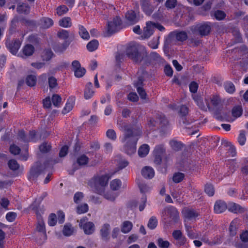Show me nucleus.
Here are the masks:
<instances>
[{
	"instance_id": "nucleus-12",
	"label": "nucleus",
	"mask_w": 248,
	"mask_h": 248,
	"mask_svg": "<svg viewBox=\"0 0 248 248\" xmlns=\"http://www.w3.org/2000/svg\"><path fill=\"white\" fill-rule=\"evenodd\" d=\"M110 226L108 223L104 224L101 227L100 230V234L101 237V239L105 241L108 242L109 238Z\"/></svg>"
},
{
	"instance_id": "nucleus-23",
	"label": "nucleus",
	"mask_w": 248,
	"mask_h": 248,
	"mask_svg": "<svg viewBox=\"0 0 248 248\" xmlns=\"http://www.w3.org/2000/svg\"><path fill=\"white\" fill-rule=\"evenodd\" d=\"M142 176L145 178L151 179L155 175L153 168L150 167H145L141 171Z\"/></svg>"
},
{
	"instance_id": "nucleus-31",
	"label": "nucleus",
	"mask_w": 248,
	"mask_h": 248,
	"mask_svg": "<svg viewBox=\"0 0 248 248\" xmlns=\"http://www.w3.org/2000/svg\"><path fill=\"white\" fill-rule=\"evenodd\" d=\"M16 10L19 14H28L30 13V7L28 4L22 3L17 6Z\"/></svg>"
},
{
	"instance_id": "nucleus-53",
	"label": "nucleus",
	"mask_w": 248,
	"mask_h": 248,
	"mask_svg": "<svg viewBox=\"0 0 248 248\" xmlns=\"http://www.w3.org/2000/svg\"><path fill=\"white\" fill-rule=\"evenodd\" d=\"M242 108L241 107H235L232 109V115L235 118L239 117L242 115Z\"/></svg>"
},
{
	"instance_id": "nucleus-47",
	"label": "nucleus",
	"mask_w": 248,
	"mask_h": 248,
	"mask_svg": "<svg viewBox=\"0 0 248 248\" xmlns=\"http://www.w3.org/2000/svg\"><path fill=\"white\" fill-rule=\"evenodd\" d=\"M26 82L30 87L34 86L36 83V77L33 75H29L26 78Z\"/></svg>"
},
{
	"instance_id": "nucleus-41",
	"label": "nucleus",
	"mask_w": 248,
	"mask_h": 248,
	"mask_svg": "<svg viewBox=\"0 0 248 248\" xmlns=\"http://www.w3.org/2000/svg\"><path fill=\"white\" fill-rule=\"evenodd\" d=\"M165 153V149L163 145L160 144L155 146L154 151V155H160L163 156Z\"/></svg>"
},
{
	"instance_id": "nucleus-22",
	"label": "nucleus",
	"mask_w": 248,
	"mask_h": 248,
	"mask_svg": "<svg viewBox=\"0 0 248 248\" xmlns=\"http://www.w3.org/2000/svg\"><path fill=\"white\" fill-rule=\"evenodd\" d=\"M75 97H71L68 99L65 106L62 111L63 114H66L72 109L75 104Z\"/></svg>"
},
{
	"instance_id": "nucleus-14",
	"label": "nucleus",
	"mask_w": 248,
	"mask_h": 248,
	"mask_svg": "<svg viewBox=\"0 0 248 248\" xmlns=\"http://www.w3.org/2000/svg\"><path fill=\"white\" fill-rule=\"evenodd\" d=\"M125 17L127 22L131 25L136 24L140 19L139 15L133 10L127 11L125 15Z\"/></svg>"
},
{
	"instance_id": "nucleus-39",
	"label": "nucleus",
	"mask_w": 248,
	"mask_h": 248,
	"mask_svg": "<svg viewBox=\"0 0 248 248\" xmlns=\"http://www.w3.org/2000/svg\"><path fill=\"white\" fill-rule=\"evenodd\" d=\"M53 55L54 54L51 49H46L44 50L42 58L43 61H48L52 58Z\"/></svg>"
},
{
	"instance_id": "nucleus-18",
	"label": "nucleus",
	"mask_w": 248,
	"mask_h": 248,
	"mask_svg": "<svg viewBox=\"0 0 248 248\" xmlns=\"http://www.w3.org/2000/svg\"><path fill=\"white\" fill-rule=\"evenodd\" d=\"M227 209L229 211L235 214L242 213L245 211L244 207L233 202L229 203Z\"/></svg>"
},
{
	"instance_id": "nucleus-33",
	"label": "nucleus",
	"mask_w": 248,
	"mask_h": 248,
	"mask_svg": "<svg viewBox=\"0 0 248 248\" xmlns=\"http://www.w3.org/2000/svg\"><path fill=\"white\" fill-rule=\"evenodd\" d=\"M59 25L63 28H69L72 26V22L70 17H64L59 21Z\"/></svg>"
},
{
	"instance_id": "nucleus-40",
	"label": "nucleus",
	"mask_w": 248,
	"mask_h": 248,
	"mask_svg": "<svg viewBox=\"0 0 248 248\" xmlns=\"http://www.w3.org/2000/svg\"><path fill=\"white\" fill-rule=\"evenodd\" d=\"M222 144L226 147H229V151L232 156H234L236 154L235 148L232 145L231 143L226 140H222Z\"/></svg>"
},
{
	"instance_id": "nucleus-63",
	"label": "nucleus",
	"mask_w": 248,
	"mask_h": 248,
	"mask_svg": "<svg viewBox=\"0 0 248 248\" xmlns=\"http://www.w3.org/2000/svg\"><path fill=\"white\" fill-rule=\"evenodd\" d=\"M57 222L56 216L55 214H51L48 217V224L49 226H54Z\"/></svg>"
},
{
	"instance_id": "nucleus-46",
	"label": "nucleus",
	"mask_w": 248,
	"mask_h": 248,
	"mask_svg": "<svg viewBox=\"0 0 248 248\" xmlns=\"http://www.w3.org/2000/svg\"><path fill=\"white\" fill-rule=\"evenodd\" d=\"M193 99L197 103V105L203 110H206V107L204 105L203 100L202 99L201 97L198 96H194L193 97Z\"/></svg>"
},
{
	"instance_id": "nucleus-27",
	"label": "nucleus",
	"mask_w": 248,
	"mask_h": 248,
	"mask_svg": "<svg viewBox=\"0 0 248 248\" xmlns=\"http://www.w3.org/2000/svg\"><path fill=\"white\" fill-rule=\"evenodd\" d=\"M23 54L26 57L30 56L33 54L34 51V46L30 44L26 45L22 50Z\"/></svg>"
},
{
	"instance_id": "nucleus-59",
	"label": "nucleus",
	"mask_w": 248,
	"mask_h": 248,
	"mask_svg": "<svg viewBox=\"0 0 248 248\" xmlns=\"http://www.w3.org/2000/svg\"><path fill=\"white\" fill-rule=\"evenodd\" d=\"M18 139L19 141H23L25 143L29 142L28 139L26 137L25 132L23 130H20L18 133Z\"/></svg>"
},
{
	"instance_id": "nucleus-61",
	"label": "nucleus",
	"mask_w": 248,
	"mask_h": 248,
	"mask_svg": "<svg viewBox=\"0 0 248 248\" xmlns=\"http://www.w3.org/2000/svg\"><path fill=\"white\" fill-rule=\"evenodd\" d=\"M226 16L225 13L220 10H217L214 13V16L218 20H221L223 19Z\"/></svg>"
},
{
	"instance_id": "nucleus-54",
	"label": "nucleus",
	"mask_w": 248,
	"mask_h": 248,
	"mask_svg": "<svg viewBox=\"0 0 248 248\" xmlns=\"http://www.w3.org/2000/svg\"><path fill=\"white\" fill-rule=\"evenodd\" d=\"M157 220L155 217H152L148 223V227L150 229H154L157 226Z\"/></svg>"
},
{
	"instance_id": "nucleus-55",
	"label": "nucleus",
	"mask_w": 248,
	"mask_h": 248,
	"mask_svg": "<svg viewBox=\"0 0 248 248\" xmlns=\"http://www.w3.org/2000/svg\"><path fill=\"white\" fill-rule=\"evenodd\" d=\"M157 245L161 248H168L170 243L168 241H165L162 238H158L157 239Z\"/></svg>"
},
{
	"instance_id": "nucleus-6",
	"label": "nucleus",
	"mask_w": 248,
	"mask_h": 248,
	"mask_svg": "<svg viewBox=\"0 0 248 248\" xmlns=\"http://www.w3.org/2000/svg\"><path fill=\"white\" fill-rule=\"evenodd\" d=\"M177 41L183 42L186 40L187 38V35L186 32L182 31L179 32L171 33L169 34L168 37L166 40L168 45L173 44L174 39Z\"/></svg>"
},
{
	"instance_id": "nucleus-10",
	"label": "nucleus",
	"mask_w": 248,
	"mask_h": 248,
	"mask_svg": "<svg viewBox=\"0 0 248 248\" xmlns=\"http://www.w3.org/2000/svg\"><path fill=\"white\" fill-rule=\"evenodd\" d=\"M155 23L151 21H148L146 23V26L143 29V31L141 37L144 38H148L153 33L154 30L155 29Z\"/></svg>"
},
{
	"instance_id": "nucleus-4",
	"label": "nucleus",
	"mask_w": 248,
	"mask_h": 248,
	"mask_svg": "<svg viewBox=\"0 0 248 248\" xmlns=\"http://www.w3.org/2000/svg\"><path fill=\"white\" fill-rule=\"evenodd\" d=\"M45 169V167L40 162H36L31 168L28 175V179L30 181L36 180L38 176L44 171Z\"/></svg>"
},
{
	"instance_id": "nucleus-25",
	"label": "nucleus",
	"mask_w": 248,
	"mask_h": 248,
	"mask_svg": "<svg viewBox=\"0 0 248 248\" xmlns=\"http://www.w3.org/2000/svg\"><path fill=\"white\" fill-rule=\"evenodd\" d=\"M75 229L71 224L67 223L64 225L62 233L65 236H69L73 234Z\"/></svg>"
},
{
	"instance_id": "nucleus-45",
	"label": "nucleus",
	"mask_w": 248,
	"mask_h": 248,
	"mask_svg": "<svg viewBox=\"0 0 248 248\" xmlns=\"http://www.w3.org/2000/svg\"><path fill=\"white\" fill-rule=\"evenodd\" d=\"M89 209L88 205L87 203L79 205L77 207V212L78 214H84L88 212Z\"/></svg>"
},
{
	"instance_id": "nucleus-38",
	"label": "nucleus",
	"mask_w": 248,
	"mask_h": 248,
	"mask_svg": "<svg viewBox=\"0 0 248 248\" xmlns=\"http://www.w3.org/2000/svg\"><path fill=\"white\" fill-rule=\"evenodd\" d=\"M98 41L97 40L94 39L87 44V48L89 51L93 52L98 48Z\"/></svg>"
},
{
	"instance_id": "nucleus-20",
	"label": "nucleus",
	"mask_w": 248,
	"mask_h": 248,
	"mask_svg": "<svg viewBox=\"0 0 248 248\" xmlns=\"http://www.w3.org/2000/svg\"><path fill=\"white\" fill-rule=\"evenodd\" d=\"M94 94V91L93 90V85L90 82L87 83L85 86L84 91V97L85 99L91 98Z\"/></svg>"
},
{
	"instance_id": "nucleus-29",
	"label": "nucleus",
	"mask_w": 248,
	"mask_h": 248,
	"mask_svg": "<svg viewBox=\"0 0 248 248\" xmlns=\"http://www.w3.org/2000/svg\"><path fill=\"white\" fill-rule=\"evenodd\" d=\"M149 150L150 147L148 144H143L139 149L138 154L141 157H145L148 154Z\"/></svg>"
},
{
	"instance_id": "nucleus-48",
	"label": "nucleus",
	"mask_w": 248,
	"mask_h": 248,
	"mask_svg": "<svg viewBox=\"0 0 248 248\" xmlns=\"http://www.w3.org/2000/svg\"><path fill=\"white\" fill-rule=\"evenodd\" d=\"M185 174L182 172H177L174 174L173 176V181L175 183L181 182L184 178Z\"/></svg>"
},
{
	"instance_id": "nucleus-7",
	"label": "nucleus",
	"mask_w": 248,
	"mask_h": 248,
	"mask_svg": "<svg viewBox=\"0 0 248 248\" xmlns=\"http://www.w3.org/2000/svg\"><path fill=\"white\" fill-rule=\"evenodd\" d=\"M121 23V20L118 16L114 17L112 21L108 22V33L111 34L118 31L120 30Z\"/></svg>"
},
{
	"instance_id": "nucleus-8",
	"label": "nucleus",
	"mask_w": 248,
	"mask_h": 248,
	"mask_svg": "<svg viewBox=\"0 0 248 248\" xmlns=\"http://www.w3.org/2000/svg\"><path fill=\"white\" fill-rule=\"evenodd\" d=\"M7 48L13 55H16L19 50L21 42L19 39H15L12 41L7 40L5 43Z\"/></svg>"
},
{
	"instance_id": "nucleus-15",
	"label": "nucleus",
	"mask_w": 248,
	"mask_h": 248,
	"mask_svg": "<svg viewBox=\"0 0 248 248\" xmlns=\"http://www.w3.org/2000/svg\"><path fill=\"white\" fill-rule=\"evenodd\" d=\"M83 220H80L79 226L82 228L84 232L86 234H91L94 231V225L92 222H87L85 223H83Z\"/></svg>"
},
{
	"instance_id": "nucleus-60",
	"label": "nucleus",
	"mask_w": 248,
	"mask_h": 248,
	"mask_svg": "<svg viewBox=\"0 0 248 248\" xmlns=\"http://www.w3.org/2000/svg\"><path fill=\"white\" fill-rule=\"evenodd\" d=\"M74 71L75 72V75L77 78H81L83 77L86 73L85 69L81 67L77 69H75Z\"/></svg>"
},
{
	"instance_id": "nucleus-21",
	"label": "nucleus",
	"mask_w": 248,
	"mask_h": 248,
	"mask_svg": "<svg viewBox=\"0 0 248 248\" xmlns=\"http://www.w3.org/2000/svg\"><path fill=\"white\" fill-rule=\"evenodd\" d=\"M69 44L67 41H65L62 43H55L53 45V48L56 52L62 53L66 50Z\"/></svg>"
},
{
	"instance_id": "nucleus-56",
	"label": "nucleus",
	"mask_w": 248,
	"mask_h": 248,
	"mask_svg": "<svg viewBox=\"0 0 248 248\" xmlns=\"http://www.w3.org/2000/svg\"><path fill=\"white\" fill-rule=\"evenodd\" d=\"M57 35L59 38L65 40L69 37V33L68 31L65 30H62L58 32Z\"/></svg>"
},
{
	"instance_id": "nucleus-58",
	"label": "nucleus",
	"mask_w": 248,
	"mask_h": 248,
	"mask_svg": "<svg viewBox=\"0 0 248 248\" xmlns=\"http://www.w3.org/2000/svg\"><path fill=\"white\" fill-rule=\"evenodd\" d=\"M205 192L209 196H212L215 193V190L213 186L211 184H207L205 186Z\"/></svg>"
},
{
	"instance_id": "nucleus-50",
	"label": "nucleus",
	"mask_w": 248,
	"mask_h": 248,
	"mask_svg": "<svg viewBox=\"0 0 248 248\" xmlns=\"http://www.w3.org/2000/svg\"><path fill=\"white\" fill-rule=\"evenodd\" d=\"M57 14L61 16L66 14L68 11V8L64 5L58 6L56 9Z\"/></svg>"
},
{
	"instance_id": "nucleus-2",
	"label": "nucleus",
	"mask_w": 248,
	"mask_h": 248,
	"mask_svg": "<svg viewBox=\"0 0 248 248\" xmlns=\"http://www.w3.org/2000/svg\"><path fill=\"white\" fill-rule=\"evenodd\" d=\"M110 177L108 174L95 176L90 181L89 185L94 192L102 195Z\"/></svg>"
},
{
	"instance_id": "nucleus-16",
	"label": "nucleus",
	"mask_w": 248,
	"mask_h": 248,
	"mask_svg": "<svg viewBox=\"0 0 248 248\" xmlns=\"http://www.w3.org/2000/svg\"><path fill=\"white\" fill-rule=\"evenodd\" d=\"M211 30V25L209 22L202 24L198 28V31L202 36L207 35L210 32Z\"/></svg>"
},
{
	"instance_id": "nucleus-24",
	"label": "nucleus",
	"mask_w": 248,
	"mask_h": 248,
	"mask_svg": "<svg viewBox=\"0 0 248 248\" xmlns=\"http://www.w3.org/2000/svg\"><path fill=\"white\" fill-rule=\"evenodd\" d=\"M147 73L143 69H140L138 72L139 76L138 80L135 83V87L138 89L139 87H142L143 81L144 80V77L147 75Z\"/></svg>"
},
{
	"instance_id": "nucleus-35",
	"label": "nucleus",
	"mask_w": 248,
	"mask_h": 248,
	"mask_svg": "<svg viewBox=\"0 0 248 248\" xmlns=\"http://www.w3.org/2000/svg\"><path fill=\"white\" fill-rule=\"evenodd\" d=\"M170 145L171 148L175 151H179L183 148V144L180 141H178L175 140H171L170 141Z\"/></svg>"
},
{
	"instance_id": "nucleus-30",
	"label": "nucleus",
	"mask_w": 248,
	"mask_h": 248,
	"mask_svg": "<svg viewBox=\"0 0 248 248\" xmlns=\"http://www.w3.org/2000/svg\"><path fill=\"white\" fill-rule=\"evenodd\" d=\"M133 224L131 222L129 221H124L121 227V231L124 233L129 232L132 229Z\"/></svg>"
},
{
	"instance_id": "nucleus-26",
	"label": "nucleus",
	"mask_w": 248,
	"mask_h": 248,
	"mask_svg": "<svg viewBox=\"0 0 248 248\" xmlns=\"http://www.w3.org/2000/svg\"><path fill=\"white\" fill-rule=\"evenodd\" d=\"M41 27L44 29H48L53 25V21L48 17H43L40 20Z\"/></svg>"
},
{
	"instance_id": "nucleus-36",
	"label": "nucleus",
	"mask_w": 248,
	"mask_h": 248,
	"mask_svg": "<svg viewBox=\"0 0 248 248\" xmlns=\"http://www.w3.org/2000/svg\"><path fill=\"white\" fill-rule=\"evenodd\" d=\"M150 60L155 63H163L164 59L156 52H152L150 55Z\"/></svg>"
},
{
	"instance_id": "nucleus-34",
	"label": "nucleus",
	"mask_w": 248,
	"mask_h": 248,
	"mask_svg": "<svg viewBox=\"0 0 248 248\" xmlns=\"http://www.w3.org/2000/svg\"><path fill=\"white\" fill-rule=\"evenodd\" d=\"M79 34L80 37L85 40H88L90 38V35L87 30L81 25L78 26Z\"/></svg>"
},
{
	"instance_id": "nucleus-1",
	"label": "nucleus",
	"mask_w": 248,
	"mask_h": 248,
	"mask_svg": "<svg viewBox=\"0 0 248 248\" xmlns=\"http://www.w3.org/2000/svg\"><path fill=\"white\" fill-rule=\"evenodd\" d=\"M121 130L124 132L122 142L124 143V149L129 155L134 154L136 151V144L139 138L142 134V126L138 123L137 120L132 124H129L119 120L117 122Z\"/></svg>"
},
{
	"instance_id": "nucleus-43",
	"label": "nucleus",
	"mask_w": 248,
	"mask_h": 248,
	"mask_svg": "<svg viewBox=\"0 0 248 248\" xmlns=\"http://www.w3.org/2000/svg\"><path fill=\"white\" fill-rule=\"evenodd\" d=\"M224 88L227 92L230 93H233L235 90L234 84L230 81H227L224 84Z\"/></svg>"
},
{
	"instance_id": "nucleus-57",
	"label": "nucleus",
	"mask_w": 248,
	"mask_h": 248,
	"mask_svg": "<svg viewBox=\"0 0 248 248\" xmlns=\"http://www.w3.org/2000/svg\"><path fill=\"white\" fill-rule=\"evenodd\" d=\"M39 150L42 153H47L51 149V146L50 144L46 142L43 143L41 145L39 146Z\"/></svg>"
},
{
	"instance_id": "nucleus-32",
	"label": "nucleus",
	"mask_w": 248,
	"mask_h": 248,
	"mask_svg": "<svg viewBox=\"0 0 248 248\" xmlns=\"http://www.w3.org/2000/svg\"><path fill=\"white\" fill-rule=\"evenodd\" d=\"M238 224V220L235 219L230 224L229 231L232 236H234L236 234L237 228Z\"/></svg>"
},
{
	"instance_id": "nucleus-5",
	"label": "nucleus",
	"mask_w": 248,
	"mask_h": 248,
	"mask_svg": "<svg viewBox=\"0 0 248 248\" xmlns=\"http://www.w3.org/2000/svg\"><path fill=\"white\" fill-rule=\"evenodd\" d=\"M206 106L209 110L212 111L218 107L221 104V99L217 95L207 96L205 99Z\"/></svg>"
},
{
	"instance_id": "nucleus-28",
	"label": "nucleus",
	"mask_w": 248,
	"mask_h": 248,
	"mask_svg": "<svg viewBox=\"0 0 248 248\" xmlns=\"http://www.w3.org/2000/svg\"><path fill=\"white\" fill-rule=\"evenodd\" d=\"M38 219V224L36 229L38 232H42L44 234H46L45 226L42 217L40 215H37Z\"/></svg>"
},
{
	"instance_id": "nucleus-52",
	"label": "nucleus",
	"mask_w": 248,
	"mask_h": 248,
	"mask_svg": "<svg viewBox=\"0 0 248 248\" xmlns=\"http://www.w3.org/2000/svg\"><path fill=\"white\" fill-rule=\"evenodd\" d=\"M9 168L13 170H17L19 168V165L15 159H11L8 163Z\"/></svg>"
},
{
	"instance_id": "nucleus-37",
	"label": "nucleus",
	"mask_w": 248,
	"mask_h": 248,
	"mask_svg": "<svg viewBox=\"0 0 248 248\" xmlns=\"http://www.w3.org/2000/svg\"><path fill=\"white\" fill-rule=\"evenodd\" d=\"M89 160L88 156L85 155H82L77 158V163L79 166H83L88 164Z\"/></svg>"
},
{
	"instance_id": "nucleus-11",
	"label": "nucleus",
	"mask_w": 248,
	"mask_h": 248,
	"mask_svg": "<svg viewBox=\"0 0 248 248\" xmlns=\"http://www.w3.org/2000/svg\"><path fill=\"white\" fill-rule=\"evenodd\" d=\"M172 235L174 239L177 241L176 245L179 247L185 245L186 242V239L185 236L183 235L180 230H175L173 232Z\"/></svg>"
},
{
	"instance_id": "nucleus-62",
	"label": "nucleus",
	"mask_w": 248,
	"mask_h": 248,
	"mask_svg": "<svg viewBox=\"0 0 248 248\" xmlns=\"http://www.w3.org/2000/svg\"><path fill=\"white\" fill-rule=\"evenodd\" d=\"M246 140L245 133L244 131H241L238 137V141L241 145H244Z\"/></svg>"
},
{
	"instance_id": "nucleus-44",
	"label": "nucleus",
	"mask_w": 248,
	"mask_h": 248,
	"mask_svg": "<svg viewBox=\"0 0 248 248\" xmlns=\"http://www.w3.org/2000/svg\"><path fill=\"white\" fill-rule=\"evenodd\" d=\"M185 226L188 236L191 239L196 238L197 235L192 230L191 226L188 225L186 223H185Z\"/></svg>"
},
{
	"instance_id": "nucleus-13",
	"label": "nucleus",
	"mask_w": 248,
	"mask_h": 248,
	"mask_svg": "<svg viewBox=\"0 0 248 248\" xmlns=\"http://www.w3.org/2000/svg\"><path fill=\"white\" fill-rule=\"evenodd\" d=\"M140 4L143 11L147 15H150L155 10V6L151 4L150 0H140Z\"/></svg>"
},
{
	"instance_id": "nucleus-17",
	"label": "nucleus",
	"mask_w": 248,
	"mask_h": 248,
	"mask_svg": "<svg viewBox=\"0 0 248 248\" xmlns=\"http://www.w3.org/2000/svg\"><path fill=\"white\" fill-rule=\"evenodd\" d=\"M185 217V222L186 223L187 220L195 219L199 215V213L193 209H186L183 212Z\"/></svg>"
},
{
	"instance_id": "nucleus-42",
	"label": "nucleus",
	"mask_w": 248,
	"mask_h": 248,
	"mask_svg": "<svg viewBox=\"0 0 248 248\" xmlns=\"http://www.w3.org/2000/svg\"><path fill=\"white\" fill-rule=\"evenodd\" d=\"M232 33L235 38V43H240L242 41V38L241 35L240 33L239 30L237 28H234L232 29Z\"/></svg>"
},
{
	"instance_id": "nucleus-51",
	"label": "nucleus",
	"mask_w": 248,
	"mask_h": 248,
	"mask_svg": "<svg viewBox=\"0 0 248 248\" xmlns=\"http://www.w3.org/2000/svg\"><path fill=\"white\" fill-rule=\"evenodd\" d=\"M121 184L119 179H115L111 182L110 187L113 190H117L121 187Z\"/></svg>"
},
{
	"instance_id": "nucleus-64",
	"label": "nucleus",
	"mask_w": 248,
	"mask_h": 248,
	"mask_svg": "<svg viewBox=\"0 0 248 248\" xmlns=\"http://www.w3.org/2000/svg\"><path fill=\"white\" fill-rule=\"evenodd\" d=\"M106 135L109 139L115 140L116 139V133L113 129H108L106 132Z\"/></svg>"
},
{
	"instance_id": "nucleus-9",
	"label": "nucleus",
	"mask_w": 248,
	"mask_h": 248,
	"mask_svg": "<svg viewBox=\"0 0 248 248\" xmlns=\"http://www.w3.org/2000/svg\"><path fill=\"white\" fill-rule=\"evenodd\" d=\"M168 216L170 218V221L177 223L179 220V213L177 210L174 207L170 206L165 209Z\"/></svg>"
},
{
	"instance_id": "nucleus-49",
	"label": "nucleus",
	"mask_w": 248,
	"mask_h": 248,
	"mask_svg": "<svg viewBox=\"0 0 248 248\" xmlns=\"http://www.w3.org/2000/svg\"><path fill=\"white\" fill-rule=\"evenodd\" d=\"M52 102L54 106L58 107L61 104L62 98L58 94H54L52 96Z\"/></svg>"
},
{
	"instance_id": "nucleus-3",
	"label": "nucleus",
	"mask_w": 248,
	"mask_h": 248,
	"mask_svg": "<svg viewBox=\"0 0 248 248\" xmlns=\"http://www.w3.org/2000/svg\"><path fill=\"white\" fill-rule=\"evenodd\" d=\"M126 53L127 56L136 63H140L147 55L146 51H139L135 45H130L127 47Z\"/></svg>"
},
{
	"instance_id": "nucleus-19",
	"label": "nucleus",
	"mask_w": 248,
	"mask_h": 248,
	"mask_svg": "<svg viewBox=\"0 0 248 248\" xmlns=\"http://www.w3.org/2000/svg\"><path fill=\"white\" fill-rule=\"evenodd\" d=\"M228 206L224 201L219 200L216 202L214 205L215 212L217 214H220L225 211L227 209Z\"/></svg>"
}]
</instances>
